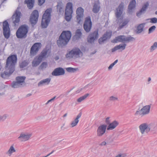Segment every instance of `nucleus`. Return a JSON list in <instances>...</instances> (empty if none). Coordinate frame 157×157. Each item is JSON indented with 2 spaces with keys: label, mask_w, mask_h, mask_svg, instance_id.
Masks as SVG:
<instances>
[{
  "label": "nucleus",
  "mask_w": 157,
  "mask_h": 157,
  "mask_svg": "<svg viewBox=\"0 0 157 157\" xmlns=\"http://www.w3.org/2000/svg\"><path fill=\"white\" fill-rule=\"evenodd\" d=\"M151 80V78L149 77L148 78V82H150Z\"/></svg>",
  "instance_id": "nucleus-59"
},
{
  "label": "nucleus",
  "mask_w": 157,
  "mask_h": 157,
  "mask_svg": "<svg viewBox=\"0 0 157 157\" xmlns=\"http://www.w3.org/2000/svg\"><path fill=\"white\" fill-rule=\"evenodd\" d=\"M72 4L71 2L67 3L65 10V16L66 20L69 21L71 18V14L73 12Z\"/></svg>",
  "instance_id": "nucleus-8"
},
{
  "label": "nucleus",
  "mask_w": 157,
  "mask_h": 157,
  "mask_svg": "<svg viewBox=\"0 0 157 157\" xmlns=\"http://www.w3.org/2000/svg\"><path fill=\"white\" fill-rule=\"evenodd\" d=\"M123 3H122L119 5L118 7L116 9V11L115 14L116 17L118 19H123V17L121 16L123 13Z\"/></svg>",
  "instance_id": "nucleus-18"
},
{
  "label": "nucleus",
  "mask_w": 157,
  "mask_h": 157,
  "mask_svg": "<svg viewBox=\"0 0 157 157\" xmlns=\"http://www.w3.org/2000/svg\"><path fill=\"white\" fill-rule=\"evenodd\" d=\"M16 150L13 145L11 146L8 151L6 152V154L9 156H10L13 153L15 152Z\"/></svg>",
  "instance_id": "nucleus-31"
},
{
  "label": "nucleus",
  "mask_w": 157,
  "mask_h": 157,
  "mask_svg": "<svg viewBox=\"0 0 157 157\" xmlns=\"http://www.w3.org/2000/svg\"><path fill=\"white\" fill-rule=\"evenodd\" d=\"M39 4L42 5L45 2V0H38Z\"/></svg>",
  "instance_id": "nucleus-51"
},
{
  "label": "nucleus",
  "mask_w": 157,
  "mask_h": 157,
  "mask_svg": "<svg viewBox=\"0 0 157 157\" xmlns=\"http://www.w3.org/2000/svg\"><path fill=\"white\" fill-rule=\"evenodd\" d=\"M67 113H66L63 116V117H66L67 116Z\"/></svg>",
  "instance_id": "nucleus-57"
},
{
  "label": "nucleus",
  "mask_w": 157,
  "mask_h": 157,
  "mask_svg": "<svg viewBox=\"0 0 157 157\" xmlns=\"http://www.w3.org/2000/svg\"><path fill=\"white\" fill-rule=\"evenodd\" d=\"M29 27L26 25H21L17 29L16 32V36L18 38H25L27 36V34L28 31Z\"/></svg>",
  "instance_id": "nucleus-6"
},
{
  "label": "nucleus",
  "mask_w": 157,
  "mask_h": 157,
  "mask_svg": "<svg viewBox=\"0 0 157 157\" xmlns=\"http://www.w3.org/2000/svg\"><path fill=\"white\" fill-rule=\"evenodd\" d=\"M83 26L84 29L86 32L89 33L90 31L92 26L90 17L88 16L86 18Z\"/></svg>",
  "instance_id": "nucleus-11"
},
{
  "label": "nucleus",
  "mask_w": 157,
  "mask_h": 157,
  "mask_svg": "<svg viewBox=\"0 0 157 157\" xmlns=\"http://www.w3.org/2000/svg\"><path fill=\"white\" fill-rule=\"evenodd\" d=\"M59 59V56H56L55 58V59L56 60H58Z\"/></svg>",
  "instance_id": "nucleus-56"
},
{
  "label": "nucleus",
  "mask_w": 157,
  "mask_h": 157,
  "mask_svg": "<svg viewBox=\"0 0 157 157\" xmlns=\"http://www.w3.org/2000/svg\"><path fill=\"white\" fill-rule=\"evenodd\" d=\"M41 44L40 43H36L34 44L30 49V54L31 56L35 55L39 49L41 48Z\"/></svg>",
  "instance_id": "nucleus-12"
},
{
  "label": "nucleus",
  "mask_w": 157,
  "mask_h": 157,
  "mask_svg": "<svg viewBox=\"0 0 157 157\" xmlns=\"http://www.w3.org/2000/svg\"><path fill=\"white\" fill-rule=\"evenodd\" d=\"M145 25V23H143L140 24L137 26L136 29V33H140L143 31Z\"/></svg>",
  "instance_id": "nucleus-34"
},
{
  "label": "nucleus",
  "mask_w": 157,
  "mask_h": 157,
  "mask_svg": "<svg viewBox=\"0 0 157 157\" xmlns=\"http://www.w3.org/2000/svg\"><path fill=\"white\" fill-rule=\"evenodd\" d=\"M82 35V33L81 30L78 29L76 31L75 35L73 36V39L78 40L81 38Z\"/></svg>",
  "instance_id": "nucleus-33"
},
{
  "label": "nucleus",
  "mask_w": 157,
  "mask_h": 157,
  "mask_svg": "<svg viewBox=\"0 0 157 157\" xmlns=\"http://www.w3.org/2000/svg\"><path fill=\"white\" fill-rule=\"evenodd\" d=\"M89 95V94H86L84 95L79 98L77 100V101L78 102H80L85 100Z\"/></svg>",
  "instance_id": "nucleus-38"
},
{
  "label": "nucleus",
  "mask_w": 157,
  "mask_h": 157,
  "mask_svg": "<svg viewBox=\"0 0 157 157\" xmlns=\"http://www.w3.org/2000/svg\"><path fill=\"white\" fill-rule=\"evenodd\" d=\"M109 100L111 101H115L117 100L118 98L117 97L113 96H111L109 97Z\"/></svg>",
  "instance_id": "nucleus-47"
},
{
  "label": "nucleus",
  "mask_w": 157,
  "mask_h": 157,
  "mask_svg": "<svg viewBox=\"0 0 157 157\" xmlns=\"http://www.w3.org/2000/svg\"><path fill=\"white\" fill-rule=\"evenodd\" d=\"M48 65L47 62H43L40 66V68L42 69H45L47 67Z\"/></svg>",
  "instance_id": "nucleus-43"
},
{
  "label": "nucleus",
  "mask_w": 157,
  "mask_h": 157,
  "mask_svg": "<svg viewBox=\"0 0 157 157\" xmlns=\"http://www.w3.org/2000/svg\"><path fill=\"white\" fill-rule=\"evenodd\" d=\"M7 117L6 114H4L2 116H0V121H3L5 120Z\"/></svg>",
  "instance_id": "nucleus-48"
},
{
  "label": "nucleus",
  "mask_w": 157,
  "mask_h": 157,
  "mask_svg": "<svg viewBox=\"0 0 157 157\" xmlns=\"http://www.w3.org/2000/svg\"><path fill=\"white\" fill-rule=\"evenodd\" d=\"M57 6V12L59 13V14L63 13L64 9H63V5L62 2H58Z\"/></svg>",
  "instance_id": "nucleus-27"
},
{
  "label": "nucleus",
  "mask_w": 157,
  "mask_h": 157,
  "mask_svg": "<svg viewBox=\"0 0 157 157\" xmlns=\"http://www.w3.org/2000/svg\"><path fill=\"white\" fill-rule=\"evenodd\" d=\"M18 8L16 10L15 13L12 16V21L13 26L16 27L18 25L20 21V18L21 13L18 10Z\"/></svg>",
  "instance_id": "nucleus-9"
},
{
  "label": "nucleus",
  "mask_w": 157,
  "mask_h": 157,
  "mask_svg": "<svg viewBox=\"0 0 157 157\" xmlns=\"http://www.w3.org/2000/svg\"><path fill=\"white\" fill-rule=\"evenodd\" d=\"M3 29L4 37L8 39L10 36V31L9 24L6 21H5L3 23Z\"/></svg>",
  "instance_id": "nucleus-13"
},
{
  "label": "nucleus",
  "mask_w": 157,
  "mask_h": 157,
  "mask_svg": "<svg viewBox=\"0 0 157 157\" xmlns=\"http://www.w3.org/2000/svg\"><path fill=\"white\" fill-rule=\"evenodd\" d=\"M107 144V142L106 141H103L100 144V145L101 146H105L106 144Z\"/></svg>",
  "instance_id": "nucleus-52"
},
{
  "label": "nucleus",
  "mask_w": 157,
  "mask_h": 157,
  "mask_svg": "<svg viewBox=\"0 0 157 157\" xmlns=\"http://www.w3.org/2000/svg\"><path fill=\"white\" fill-rule=\"evenodd\" d=\"M31 136V133L22 132L20 134L18 139L21 142H24L28 140Z\"/></svg>",
  "instance_id": "nucleus-17"
},
{
  "label": "nucleus",
  "mask_w": 157,
  "mask_h": 157,
  "mask_svg": "<svg viewBox=\"0 0 157 157\" xmlns=\"http://www.w3.org/2000/svg\"><path fill=\"white\" fill-rule=\"evenodd\" d=\"M17 60L16 55H12L9 56L6 59L5 68L7 71H5L1 74V76L6 78L10 76L15 70V67Z\"/></svg>",
  "instance_id": "nucleus-1"
},
{
  "label": "nucleus",
  "mask_w": 157,
  "mask_h": 157,
  "mask_svg": "<svg viewBox=\"0 0 157 157\" xmlns=\"http://www.w3.org/2000/svg\"><path fill=\"white\" fill-rule=\"evenodd\" d=\"M129 21V20L128 19H124L123 21L121 24H120L119 27V28L121 29L124 26L127 25Z\"/></svg>",
  "instance_id": "nucleus-36"
},
{
  "label": "nucleus",
  "mask_w": 157,
  "mask_h": 157,
  "mask_svg": "<svg viewBox=\"0 0 157 157\" xmlns=\"http://www.w3.org/2000/svg\"><path fill=\"white\" fill-rule=\"evenodd\" d=\"M83 53L81 50L78 48L75 47L65 55L66 58L70 59L75 57L76 58L82 56Z\"/></svg>",
  "instance_id": "nucleus-5"
},
{
  "label": "nucleus",
  "mask_w": 157,
  "mask_h": 157,
  "mask_svg": "<svg viewBox=\"0 0 157 157\" xmlns=\"http://www.w3.org/2000/svg\"><path fill=\"white\" fill-rule=\"evenodd\" d=\"M100 6L99 3L98 2L94 3L93 6L92 11L94 13H98L99 11Z\"/></svg>",
  "instance_id": "nucleus-29"
},
{
  "label": "nucleus",
  "mask_w": 157,
  "mask_h": 157,
  "mask_svg": "<svg viewBox=\"0 0 157 157\" xmlns=\"http://www.w3.org/2000/svg\"><path fill=\"white\" fill-rule=\"evenodd\" d=\"M110 119V117H108L105 118V122L106 124L109 125L111 123Z\"/></svg>",
  "instance_id": "nucleus-49"
},
{
  "label": "nucleus",
  "mask_w": 157,
  "mask_h": 157,
  "mask_svg": "<svg viewBox=\"0 0 157 157\" xmlns=\"http://www.w3.org/2000/svg\"><path fill=\"white\" fill-rule=\"evenodd\" d=\"M156 28V27L155 25H153L150 27L148 29V33H150L154 31Z\"/></svg>",
  "instance_id": "nucleus-45"
},
{
  "label": "nucleus",
  "mask_w": 157,
  "mask_h": 157,
  "mask_svg": "<svg viewBox=\"0 0 157 157\" xmlns=\"http://www.w3.org/2000/svg\"><path fill=\"white\" fill-rule=\"evenodd\" d=\"M65 74V71L61 67H58L56 68L52 72V75L57 76L63 75Z\"/></svg>",
  "instance_id": "nucleus-20"
},
{
  "label": "nucleus",
  "mask_w": 157,
  "mask_h": 157,
  "mask_svg": "<svg viewBox=\"0 0 157 157\" xmlns=\"http://www.w3.org/2000/svg\"><path fill=\"white\" fill-rule=\"evenodd\" d=\"M98 30L90 33L88 36L87 40L88 42L91 43H93L95 40L98 39Z\"/></svg>",
  "instance_id": "nucleus-15"
},
{
  "label": "nucleus",
  "mask_w": 157,
  "mask_h": 157,
  "mask_svg": "<svg viewBox=\"0 0 157 157\" xmlns=\"http://www.w3.org/2000/svg\"><path fill=\"white\" fill-rule=\"evenodd\" d=\"M119 122L116 121H114L110 123L107 127L108 130H112L115 129L119 124Z\"/></svg>",
  "instance_id": "nucleus-24"
},
{
  "label": "nucleus",
  "mask_w": 157,
  "mask_h": 157,
  "mask_svg": "<svg viewBox=\"0 0 157 157\" xmlns=\"http://www.w3.org/2000/svg\"><path fill=\"white\" fill-rule=\"evenodd\" d=\"M88 86V85H87L86 86H85V87H86L87 86Z\"/></svg>",
  "instance_id": "nucleus-64"
},
{
  "label": "nucleus",
  "mask_w": 157,
  "mask_h": 157,
  "mask_svg": "<svg viewBox=\"0 0 157 157\" xmlns=\"http://www.w3.org/2000/svg\"><path fill=\"white\" fill-rule=\"evenodd\" d=\"M114 140V138L113 137L112 135H110L105 140V141L107 143V144H109L112 143Z\"/></svg>",
  "instance_id": "nucleus-39"
},
{
  "label": "nucleus",
  "mask_w": 157,
  "mask_h": 157,
  "mask_svg": "<svg viewBox=\"0 0 157 157\" xmlns=\"http://www.w3.org/2000/svg\"><path fill=\"white\" fill-rule=\"evenodd\" d=\"M39 13L37 10H35L32 12L30 18V21L33 25H35L38 20Z\"/></svg>",
  "instance_id": "nucleus-14"
},
{
  "label": "nucleus",
  "mask_w": 157,
  "mask_h": 157,
  "mask_svg": "<svg viewBox=\"0 0 157 157\" xmlns=\"http://www.w3.org/2000/svg\"><path fill=\"white\" fill-rule=\"evenodd\" d=\"M155 14L157 15V10L155 12Z\"/></svg>",
  "instance_id": "nucleus-63"
},
{
  "label": "nucleus",
  "mask_w": 157,
  "mask_h": 157,
  "mask_svg": "<svg viewBox=\"0 0 157 157\" xmlns=\"http://www.w3.org/2000/svg\"><path fill=\"white\" fill-rule=\"evenodd\" d=\"M96 52V51H95L94 52H91V55H93Z\"/></svg>",
  "instance_id": "nucleus-58"
},
{
  "label": "nucleus",
  "mask_w": 157,
  "mask_h": 157,
  "mask_svg": "<svg viewBox=\"0 0 157 157\" xmlns=\"http://www.w3.org/2000/svg\"><path fill=\"white\" fill-rule=\"evenodd\" d=\"M29 63V62L28 60H24L19 63L20 67L21 68H23L27 66Z\"/></svg>",
  "instance_id": "nucleus-35"
},
{
  "label": "nucleus",
  "mask_w": 157,
  "mask_h": 157,
  "mask_svg": "<svg viewBox=\"0 0 157 157\" xmlns=\"http://www.w3.org/2000/svg\"><path fill=\"white\" fill-rule=\"evenodd\" d=\"M135 39L134 38L132 37L131 36H126L125 35H120L116 37L113 40L112 42L113 43H117L118 42L121 43L129 42L131 41H134Z\"/></svg>",
  "instance_id": "nucleus-7"
},
{
  "label": "nucleus",
  "mask_w": 157,
  "mask_h": 157,
  "mask_svg": "<svg viewBox=\"0 0 157 157\" xmlns=\"http://www.w3.org/2000/svg\"><path fill=\"white\" fill-rule=\"evenodd\" d=\"M136 4L135 0H132L130 1L128 7V13L129 14H132L133 10L135 8Z\"/></svg>",
  "instance_id": "nucleus-22"
},
{
  "label": "nucleus",
  "mask_w": 157,
  "mask_h": 157,
  "mask_svg": "<svg viewBox=\"0 0 157 157\" xmlns=\"http://www.w3.org/2000/svg\"><path fill=\"white\" fill-rule=\"evenodd\" d=\"M118 62V60L117 59L113 63V64L114 65H115Z\"/></svg>",
  "instance_id": "nucleus-55"
},
{
  "label": "nucleus",
  "mask_w": 157,
  "mask_h": 157,
  "mask_svg": "<svg viewBox=\"0 0 157 157\" xmlns=\"http://www.w3.org/2000/svg\"><path fill=\"white\" fill-rule=\"evenodd\" d=\"M56 97L55 96L53 98H52L51 99L49 100L45 104L47 105L48 103H49L50 102L54 101L55 100V99Z\"/></svg>",
  "instance_id": "nucleus-50"
},
{
  "label": "nucleus",
  "mask_w": 157,
  "mask_h": 157,
  "mask_svg": "<svg viewBox=\"0 0 157 157\" xmlns=\"http://www.w3.org/2000/svg\"><path fill=\"white\" fill-rule=\"evenodd\" d=\"M25 2L27 4L29 9H32L34 5V0H25Z\"/></svg>",
  "instance_id": "nucleus-30"
},
{
  "label": "nucleus",
  "mask_w": 157,
  "mask_h": 157,
  "mask_svg": "<svg viewBox=\"0 0 157 157\" xmlns=\"http://www.w3.org/2000/svg\"><path fill=\"white\" fill-rule=\"evenodd\" d=\"M48 52V50L47 49L43 50L41 52V55L39 57L40 58V59H41L42 60V59L46 56Z\"/></svg>",
  "instance_id": "nucleus-40"
},
{
  "label": "nucleus",
  "mask_w": 157,
  "mask_h": 157,
  "mask_svg": "<svg viewBox=\"0 0 157 157\" xmlns=\"http://www.w3.org/2000/svg\"><path fill=\"white\" fill-rule=\"evenodd\" d=\"M84 10L81 7L78 8L76 10L77 20L78 23H80L83 16Z\"/></svg>",
  "instance_id": "nucleus-19"
},
{
  "label": "nucleus",
  "mask_w": 157,
  "mask_h": 157,
  "mask_svg": "<svg viewBox=\"0 0 157 157\" xmlns=\"http://www.w3.org/2000/svg\"><path fill=\"white\" fill-rule=\"evenodd\" d=\"M51 80V78H49L44 79L40 81L38 84L39 86L44 85H48L50 83Z\"/></svg>",
  "instance_id": "nucleus-26"
},
{
  "label": "nucleus",
  "mask_w": 157,
  "mask_h": 157,
  "mask_svg": "<svg viewBox=\"0 0 157 157\" xmlns=\"http://www.w3.org/2000/svg\"><path fill=\"white\" fill-rule=\"evenodd\" d=\"M81 113H80L77 116L76 118L70 124L71 127V128L74 127L76 126L79 122V119L81 116Z\"/></svg>",
  "instance_id": "nucleus-28"
},
{
  "label": "nucleus",
  "mask_w": 157,
  "mask_h": 157,
  "mask_svg": "<svg viewBox=\"0 0 157 157\" xmlns=\"http://www.w3.org/2000/svg\"><path fill=\"white\" fill-rule=\"evenodd\" d=\"M71 36L69 31H63L57 40V44L59 47H62L67 44L70 40Z\"/></svg>",
  "instance_id": "nucleus-2"
},
{
  "label": "nucleus",
  "mask_w": 157,
  "mask_h": 157,
  "mask_svg": "<svg viewBox=\"0 0 157 157\" xmlns=\"http://www.w3.org/2000/svg\"><path fill=\"white\" fill-rule=\"evenodd\" d=\"M126 45V44L125 43L120 44L119 45L115 46L114 48H112L111 51L112 52H114L119 49H121V51L124 50L125 49Z\"/></svg>",
  "instance_id": "nucleus-25"
},
{
  "label": "nucleus",
  "mask_w": 157,
  "mask_h": 157,
  "mask_svg": "<svg viewBox=\"0 0 157 157\" xmlns=\"http://www.w3.org/2000/svg\"><path fill=\"white\" fill-rule=\"evenodd\" d=\"M114 65L113 64V63H112V64H111L109 66V67H108V69L109 70H110L114 66Z\"/></svg>",
  "instance_id": "nucleus-53"
},
{
  "label": "nucleus",
  "mask_w": 157,
  "mask_h": 157,
  "mask_svg": "<svg viewBox=\"0 0 157 157\" xmlns=\"http://www.w3.org/2000/svg\"><path fill=\"white\" fill-rule=\"evenodd\" d=\"M150 22L152 23H157V18L156 17L151 18H150Z\"/></svg>",
  "instance_id": "nucleus-46"
},
{
  "label": "nucleus",
  "mask_w": 157,
  "mask_h": 157,
  "mask_svg": "<svg viewBox=\"0 0 157 157\" xmlns=\"http://www.w3.org/2000/svg\"><path fill=\"white\" fill-rule=\"evenodd\" d=\"M148 6L149 3L148 2H147L144 4L142 6V8L140 11L136 13V16L137 17H140L142 14L144 13Z\"/></svg>",
  "instance_id": "nucleus-23"
},
{
  "label": "nucleus",
  "mask_w": 157,
  "mask_h": 157,
  "mask_svg": "<svg viewBox=\"0 0 157 157\" xmlns=\"http://www.w3.org/2000/svg\"><path fill=\"white\" fill-rule=\"evenodd\" d=\"M157 48V42H155L153 45H152L150 48V52H152L155 49H156Z\"/></svg>",
  "instance_id": "nucleus-44"
},
{
  "label": "nucleus",
  "mask_w": 157,
  "mask_h": 157,
  "mask_svg": "<svg viewBox=\"0 0 157 157\" xmlns=\"http://www.w3.org/2000/svg\"><path fill=\"white\" fill-rule=\"evenodd\" d=\"M21 85L22 84H21L20 82L16 80V82H13L12 83L11 86L12 87L14 88H18L20 87Z\"/></svg>",
  "instance_id": "nucleus-37"
},
{
  "label": "nucleus",
  "mask_w": 157,
  "mask_h": 157,
  "mask_svg": "<svg viewBox=\"0 0 157 157\" xmlns=\"http://www.w3.org/2000/svg\"><path fill=\"white\" fill-rule=\"evenodd\" d=\"M2 68V66L1 64V63H0V70H1Z\"/></svg>",
  "instance_id": "nucleus-62"
},
{
  "label": "nucleus",
  "mask_w": 157,
  "mask_h": 157,
  "mask_svg": "<svg viewBox=\"0 0 157 157\" xmlns=\"http://www.w3.org/2000/svg\"><path fill=\"white\" fill-rule=\"evenodd\" d=\"M66 70L69 72L72 73L76 72L78 69V68H74L71 67H69L67 68Z\"/></svg>",
  "instance_id": "nucleus-42"
},
{
  "label": "nucleus",
  "mask_w": 157,
  "mask_h": 157,
  "mask_svg": "<svg viewBox=\"0 0 157 157\" xmlns=\"http://www.w3.org/2000/svg\"><path fill=\"white\" fill-rule=\"evenodd\" d=\"M107 125L103 124L99 126L97 130V136L98 137L102 136L105 132Z\"/></svg>",
  "instance_id": "nucleus-16"
},
{
  "label": "nucleus",
  "mask_w": 157,
  "mask_h": 157,
  "mask_svg": "<svg viewBox=\"0 0 157 157\" xmlns=\"http://www.w3.org/2000/svg\"><path fill=\"white\" fill-rule=\"evenodd\" d=\"M25 78V76H18L16 77V80L21 84L24 82Z\"/></svg>",
  "instance_id": "nucleus-41"
},
{
  "label": "nucleus",
  "mask_w": 157,
  "mask_h": 157,
  "mask_svg": "<svg viewBox=\"0 0 157 157\" xmlns=\"http://www.w3.org/2000/svg\"><path fill=\"white\" fill-rule=\"evenodd\" d=\"M31 94H28L27 95V97H29V96H31Z\"/></svg>",
  "instance_id": "nucleus-60"
},
{
  "label": "nucleus",
  "mask_w": 157,
  "mask_h": 157,
  "mask_svg": "<svg viewBox=\"0 0 157 157\" xmlns=\"http://www.w3.org/2000/svg\"><path fill=\"white\" fill-rule=\"evenodd\" d=\"M152 127H153V130L156 128L155 123H153L149 124L147 123H143L139 125V128L141 134L143 135L145 133H147L150 131Z\"/></svg>",
  "instance_id": "nucleus-4"
},
{
  "label": "nucleus",
  "mask_w": 157,
  "mask_h": 157,
  "mask_svg": "<svg viewBox=\"0 0 157 157\" xmlns=\"http://www.w3.org/2000/svg\"><path fill=\"white\" fill-rule=\"evenodd\" d=\"M82 88L79 89L78 90H77L76 91V93H79L82 90Z\"/></svg>",
  "instance_id": "nucleus-54"
},
{
  "label": "nucleus",
  "mask_w": 157,
  "mask_h": 157,
  "mask_svg": "<svg viewBox=\"0 0 157 157\" xmlns=\"http://www.w3.org/2000/svg\"><path fill=\"white\" fill-rule=\"evenodd\" d=\"M151 107V105H146L144 106L140 110H137L135 113V115H139L142 117L148 114L150 112Z\"/></svg>",
  "instance_id": "nucleus-10"
},
{
  "label": "nucleus",
  "mask_w": 157,
  "mask_h": 157,
  "mask_svg": "<svg viewBox=\"0 0 157 157\" xmlns=\"http://www.w3.org/2000/svg\"><path fill=\"white\" fill-rule=\"evenodd\" d=\"M52 10L51 8L47 9L43 15L41 25L43 28H46L49 24L51 20Z\"/></svg>",
  "instance_id": "nucleus-3"
},
{
  "label": "nucleus",
  "mask_w": 157,
  "mask_h": 157,
  "mask_svg": "<svg viewBox=\"0 0 157 157\" xmlns=\"http://www.w3.org/2000/svg\"><path fill=\"white\" fill-rule=\"evenodd\" d=\"M112 32H107L105 33L102 37H101L99 39V43L100 44H101L102 42L105 41L107 39H109L110 38L112 35Z\"/></svg>",
  "instance_id": "nucleus-21"
},
{
  "label": "nucleus",
  "mask_w": 157,
  "mask_h": 157,
  "mask_svg": "<svg viewBox=\"0 0 157 157\" xmlns=\"http://www.w3.org/2000/svg\"><path fill=\"white\" fill-rule=\"evenodd\" d=\"M64 125H65V124H63V125L61 127V129H62V128H63V126H64Z\"/></svg>",
  "instance_id": "nucleus-61"
},
{
  "label": "nucleus",
  "mask_w": 157,
  "mask_h": 157,
  "mask_svg": "<svg viewBox=\"0 0 157 157\" xmlns=\"http://www.w3.org/2000/svg\"><path fill=\"white\" fill-rule=\"evenodd\" d=\"M42 60L41 59H40L39 57L37 59H34L32 63V66L33 67L37 66L40 64Z\"/></svg>",
  "instance_id": "nucleus-32"
}]
</instances>
